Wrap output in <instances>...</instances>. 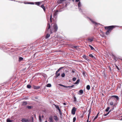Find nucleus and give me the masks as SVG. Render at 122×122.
<instances>
[{
    "label": "nucleus",
    "mask_w": 122,
    "mask_h": 122,
    "mask_svg": "<svg viewBox=\"0 0 122 122\" xmlns=\"http://www.w3.org/2000/svg\"><path fill=\"white\" fill-rule=\"evenodd\" d=\"M31 106H28L27 107L28 109H31Z\"/></svg>",
    "instance_id": "obj_42"
},
{
    "label": "nucleus",
    "mask_w": 122,
    "mask_h": 122,
    "mask_svg": "<svg viewBox=\"0 0 122 122\" xmlns=\"http://www.w3.org/2000/svg\"><path fill=\"white\" fill-rule=\"evenodd\" d=\"M60 61H63V60H61Z\"/></svg>",
    "instance_id": "obj_64"
},
{
    "label": "nucleus",
    "mask_w": 122,
    "mask_h": 122,
    "mask_svg": "<svg viewBox=\"0 0 122 122\" xmlns=\"http://www.w3.org/2000/svg\"><path fill=\"white\" fill-rule=\"evenodd\" d=\"M74 102L76 101V98L75 97H74Z\"/></svg>",
    "instance_id": "obj_43"
},
{
    "label": "nucleus",
    "mask_w": 122,
    "mask_h": 122,
    "mask_svg": "<svg viewBox=\"0 0 122 122\" xmlns=\"http://www.w3.org/2000/svg\"><path fill=\"white\" fill-rule=\"evenodd\" d=\"M59 85L61 86H62L64 87H66V88L72 87H74V85H72L71 86H65L64 85H62L61 84H59Z\"/></svg>",
    "instance_id": "obj_8"
},
{
    "label": "nucleus",
    "mask_w": 122,
    "mask_h": 122,
    "mask_svg": "<svg viewBox=\"0 0 122 122\" xmlns=\"http://www.w3.org/2000/svg\"><path fill=\"white\" fill-rule=\"evenodd\" d=\"M76 109L75 107H73L71 110L72 114L73 115H74L75 114V112L76 111Z\"/></svg>",
    "instance_id": "obj_6"
},
{
    "label": "nucleus",
    "mask_w": 122,
    "mask_h": 122,
    "mask_svg": "<svg viewBox=\"0 0 122 122\" xmlns=\"http://www.w3.org/2000/svg\"><path fill=\"white\" fill-rule=\"evenodd\" d=\"M53 118L55 120V121L56 122H57L58 121V118L57 117V116H53Z\"/></svg>",
    "instance_id": "obj_12"
},
{
    "label": "nucleus",
    "mask_w": 122,
    "mask_h": 122,
    "mask_svg": "<svg viewBox=\"0 0 122 122\" xmlns=\"http://www.w3.org/2000/svg\"><path fill=\"white\" fill-rule=\"evenodd\" d=\"M80 82V80L79 79L77 80L75 82L74 84H76L79 83Z\"/></svg>",
    "instance_id": "obj_28"
},
{
    "label": "nucleus",
    "mask_w": 122,
    "mask_h": 122,
    "mask_svg": "<svg viewBox=\"0 0 122 122\" xmlns=\"http://www.w3.org/2000/svg\"><path fill=\"white\" fill-rule=\"evenodd\" d=\"M36 4L39 6L40 5V2H35Z\"/></svg>",
    "instance_id": "obj_29"
},
{
    "label": "nucleus",
    "mask_w": 122,
    "mask_h": 122,
    "mask_svg": "<svg viewBox=\"0 0 122 122\" xmlns=\"http://www.w3.org/2000/svg\"><path fill=\"white\" fill-rule=\"evenodd\" d=\"M115 26H114V27H112V28H109V29H108L107 30V31L106 32V34L107 35H108L109 34V33H110V32H111V30H112L115 27Z\"/></svg>",
    "instance_id": "obj_2"
},
{
    "label": "nucleus",
    "mask_w": 122,
    "mask_h": 122,
    "mask_svg": "<svg viewBox=\"0 0 122 122\" xmlns=\"http://www.w3.org/2000/svg\"><path fill=\"white\" fill-rule=\"evenodd\" d=\"M58 12V10H56V11L54 13V16H56L58 14L57 12Z\"/></svg>",
    "instance_id": "obj_22"
},
{
    "label": "nucleus",
    "mask_w": 122,
    "mask_h": 122,
    "mask_svg": "<svg viewBox=\"0 0 122 122\" xmlns=\"http://www.w3.org/2000/svg\"><path fill=\"white\" fill-rule=\"evenodd\" d=\"M63 104H64V105H66V104L65 103H63Z\"/></svg>",
    "instance_id": "obj_55"
},
{
    "label": "nucleus",
    "mask_w": 122,
    "mask_h": 122,
    "mask_svg": "<svg viewBox=\"0 0 122 122\" xmlns=\"http://www.w3.org/2000/svg\"><path fill=\"white\" fill-rule=\"evenodd\" d=\"M60 69L59 68V69H58V70L56 71V73H58V72H59L60 71Z\"/></svg>",
    "instance_id": "obj_46"
},
{
    "label": "nucleus",
    "mask_w": 122,
    "mask_h": 122,
    "mask_svg": "<svg viewBox=\"0 0 122 122\" xmlns=\"http://www.w3.org/2000/svg\"><path fill=\"white\" fill-rule=\"evenodd\" d=\"M18 61H21L23 60L24 59L23 58L21 57H18Z\"/></svg>",
    "instance_id": "obj_15"
},
{
    "label": "nucleus",
    "mask_w": 122,
    "mask_h": 122,
    "mask_svg": "<svg viewBox=\"0 0 122 122\" xmlns=\"http://www.w3.org/2000/svg\"><path fill=\"white\" fill-rule=\"evenodd\" d=\"M80 0H76V2H78Z\"/></svg>",
    "instance_id": "obj_50"
},
{
    "label": "nucleus",
    "mask_w": 122,
    "mask_h": 122,
    "mask_svg": "<svg viewBox=\"0 0 122 122\" xmlns=\"http://www.w3.org/2000/svg\"><path fill=\"white\" fill-rule=\"evenodd\" d=\"M58 111H59L60 114L61 115V112L60 109V110H59Z\"/></svg>",
    "instance_id": "obj_47"
},
{
    "label": "nucleus",
    "mask_w": 122,
    "mask_h": 122,
    "mask_svg": "<svg viewBox=\"0 0 122 122\" xmlns=\"http://www.w3.org/2000/svg\"><path fill=\"white\" fill-rule=\"evenodd\" d=\"M86 89L88 90H89L90 89V86L89 85H87L86 87Z\"/></svg>",
    "instance_id": "obj_27"
},
{
    "label": "nucleus",
    "mask_w": 122,
    "mask_h": 122,
    "mask_svg": "<svg viewBox=\"0 0 122 122\" xmlns=\"http://www.w3.org/2000/svg\"><path fill=\"white\" fill-rule=\"evenodd\" d=\"M27 4H34V3L33 2H28L27 3Z\"/></svg>",
    "instance_id": "obj_40"
},
{
    "label": "nucleus",
    "mask_w": 122,
    "mask_h": 122,
    "mask_svg": "<svg viewBox=\"0 0 122 122\" xmlns=\"http://www.w3.org/2000/svg\"><path fill=\"white\" fill-rule=\"evenodd\" d=\"M27 104V102L25 101L23 102L22 103V105L23 106L26 105Z\"/></svg>",
    "instance_id": "obj_19"
},
{
    "label": "nucleus",
    "mask_w": 122,
    "mask_h": 122,
    "mask_svg": "<svg viewBox=\"0 0 122 122\" xmlns=\"http://www.w3.org/2000/svg\"><path fill=\"white\" fill-rule=\"evenodd\" d=\"M88 40L90 42H92L93 41V39L91 38H88Z\"/></svg>",
    "instance_id": "obj_23"
},
{
    "label": "nucleus",
    "mask_w": 122,
    "mask_h": 122,
    "mask_svg": "<svg viewBox=\"0 0 122 122\" xmlns=\"http://www.w3.org/2000/svg\"><path fill=\"white\" fill-rule=\"evenodd\" d=\"M74 61H77V60H74Z\"/></svg>",
    "instance_id": "obj_58"
},
{
    "label": "nucleus",
    "mask_w": 122,
    "mask_h": 122,
    "mask_svg": "<svg viewBox=\"0 0 122 122\" xmlns=\"http://www.w3.org/2000/svg\"><path fill=\"white\" fill-rule=\"evenodd\" d=\"M12 120H10L9 119H7V122H11L12 121Z\"/></svg>",
    "instance_id": "obj_35"
},
{
    "label": "nucleus",
    "mask_w": 122,
    "mask_h": 122,
    "mask_svg": "<svg viewBox=\"0 0 122 122\" xmlns=\"http://www.w3.org/2000/svg\"><path fill=\"white\" fill-rule=\"evenodd\" d=\"M73 47L75 48H76V47H77V46H74Z\"/></svg>",
    "instance_id": "obj_53"
},
{
    "label": "nucleus",
    "mask_w": 122,
    "mask_h": 122,
    "mask_svg": "<svg viewBox=\"0 0 122 122\" xmlns=\"http://www.w3.org/2000/svg\"><path fill=\"white\" fill-rule=\"evenodd\" d=\"M55 106L56 108L58 110L60 109L59 107L57 105H55Z\"/></svg>",
    "instance_id": "obj_31"
},
{
    "label": "nucleus",
    "mask_w": 122,
    "mask_h": 122,
    "mask_svg": "<svg viewBox=\"0 0 122 122\" xmlns=\"http://www.w3.org/2000/svg\"><path fill=\"white\" fill-rule=\"evenodd\" d=\"M65 76V74L64 73H63L61 75V76L62 77H64Z\"/></svg>",
    "instance_id": "obj_38"
},
{
    "label": "nucleus",
    "mask_w": 122,
    "mask_h": 122,
    "mask_svg": "<svg viewBox=\"0 0 122 122\" xmlns=\"http://www.w3.org/2000/svg\"><path fill=\"white\" fill-rule=\"evenodd\" d=\"M34 116H35V117H36V115H35V114H34Z\"/></svg>",
    "instance_id": "obj_60"
},
{
    "label": "nucleus",
    "mask_w": 122,
    "mask_h": 122,
    "mask_svg": "<svg viewBox=\"0 0 122 122\" xmlns=\"http://www.w3.org/2000/svg\"><path fill=\"white\" fill-rule=\"evenodd\" d=\"M41 7L43 9L44 11L45 12L46 9L44 5H42L41 6Z\"/></svg>",
    "instance_id": "obj_17"
},
{
    "label": "nucleus",
    "mask_w": 122,
    "mask_h": 122,
    "mask_svg": "<svg viewBox=\"0 0 122 122\" xmlns=\"http://www.w3.org/2000/svg\"><path fill=\"white\" fill-rule=\"evenodd\" d=\"M27 88H30L31 87V85H28L27 86Z\"/></svg>",
    "instance_id": "obj_30"
},
{
    "label": "nucleus",
    "mask_w": 122,
    "mask_h": 122,
    "mask_svg": "<svg viewBox=\"0 0 122 122\" xmlns=\"http://www.w3.org/2000/svg\"><path fill=\"white\" fill-rule=\"evenodd\" d=\"M114 109V107H113L112 109H111L109 111V112H110L111 111H112Z\"/></svg>",
    "instance_id": "obj_44"
},
{
    "label": "nucleus",
    "mask_w": 122,
    "mask_h": 122,
    "mask_svg": "<svg viewBox=\"0 0 122 122\" xmlns=\"http://www.w3.org/2000/svg\"><path fill=\"white\" fill-rule=\"evenodd\" d=\"M50 36V35L49 34L47 33V34L46 35V36L45 38L46 39H47Z\"/></svg>",
    "instance_id": "obj_21"
},
{
    "label": "nucleus",
    "mask_w": 122,
    "mask_h": 122,
    "mask_svg": "<svg viewBox=\"0 0 122 122\" xmlns=\"http://www.w3.org/2000/svg\"><path fill=\"white\" fill-rule=\"evenodd\" d=\"M50 122H53V117L52 116H50L49 119Z\"/></svg>",
    "instance_id": "obj_11"
},
{
    "label": "nucleus",
    "mask_w": 122,
    "mask_h": 122,
    "mask_svg": "<svg viewBox=\"0 0 122 122\" xmlns=\"http://www.w3.org/2000/svg\"><path fill=\"white\" fill-rule=\"evenodd\" d=\"M66 0H59L57 1V2L58 4H61L62 3L63 1H64Z\"/></svg>",
    "instance_id": "obj_13"
},
{
    "label": "nucleus",
    "mask_w": 122,
    "mask_h": 122,
    "mask_svg": "<svg viewBox=\"0 0 122 122\" xmlns=\"http://www.w3.org/2000/svg\"><path fill=\"white\" fill-rule=\"evenodd\" d=\"M114 25H112V26H105V29H108L109 28H112V27H114Z\"/></svg>",
    "instance_id": "obj_10"
},
{
    "label": "nucleus",
    "mask_w": 122,
    "mask_h": 122,
    "mask_svg": "<svg viewBox=\"0 0 122 122\" xmlns=\"http://www.w3.org/2000/svg\"><path fill=\"white\" fill-rule=\"evenodd\" d=\"M28 3V2H27V3H25V2H24V4H27V3Z\"/></svg>",
    "instance_id": "obj_57"
},
{
    "label": "nucleus",
    "mask_w": 122,
    "mask_h": 122,
    "mask_svg": "<svg viewBox=\"0 0 122 122\" xmlns=\"http://www.w3.org/2000/svg\"><path fill=\"white\" fill-rule=\"evenodd\" d=\"M56 76L57 77L59 76L60 75V74L59 73H56Z\"/></svg>",
    "instance_id": "obj_34"
},
{
    "label": "nucleus",
    "mask_w": 122,
    "mask_h": 122,
    "mask_svg": "<svg viewBox=\"0 0 122 122\" xmlns=\"http://www.w3.org/2000/svg\"><path fill=\"white\" fill-rule=\"evenodd\" d=\"M89 112V113L88 115V118H89L90 115L91 114V108H90L89 109V110L88 111Z\"/></svg>",
    "instance_id": "obj_18"
},
{
    "label": "nucleus",
    "mask_w": 122,
    "mask_h": 122,
    "mask_svg": "<svg viewBox=\"0 0 122 122\" xmlns=\"http://www.w3.org/2000/svg\"><path fill=\"white\" fill-rule=\"evenodd\" d=\"M82 5L80 1L79 2L78 4V8L79 10V11L81 12H82V10L81 9V6Z\"/></svg>",
    "instance_id": "obj_1"
},
{
    "label": "nucleus",
    "mask_w": 122,
    "mask_h": 122,
    "mask_svg": "<svg viewBox=\"0 0 122 122\" xmlns=\"http://www.w3.org/2000/svg\"><path fill=\"white\" fill-rule=\"evenodd\" d=\"M112 56L113 58L114 59L115 61H117V60H118V59H120V60L122 61V58H121L120 57L117 58L115 55L113 54L112 55Z\"/></svg>",
    "instance_id": "obj_3"
},
{
    "label": "nucleus",
    "mask_w": 122,
    "mask_h": 122,
    "mask_svg": "<svg viewBox=\"0 0 122 122\" xmlns=\"http://www.w3.org/2000/svg\"><path fill=\"white\" fill-rule=\"evenodd\" d=\"M76 78L75 77H73V81H75L76 80Z\"/></svg>",
    "instance_id": "obj_45"
},
{
    "label": "nucleus",
    "mask_w": 122,
    "mask_h": 122,
    "mask_svg": "<svg viewBox=\"0 0 122 122\" xmlns=\"http://www.w3.org/2000/svg\"><path fill=\"white\" fill-rule=\"evenodd\" d=\"M110 112L109 111L106 114H104V116H105L107 115Z\"/></svg>",
    "instance_id": "obj_37"
},
{
    "label": "nucleus",
    "mask_w": 122,
    "mask_h": 122,
    "mask_svg": "<svg viewBox=\"0 0 122 122\" xmlns=\"http://www.w3.org/2000/svg\"><path fill=\"white\" fill-rule=\"evenodd\" d=\"M32 121V122H34V117H31Z\"/></svg>",
    "instance_id": "obj_49"
},
{
    "label": "nucleus",
    "mask_w": 122,
    "mask_h": 122,
    "mask_svg": "<svg viewBox=\"0 0 122 122\" xmlns=\"http://www.w3.org/2000/svg\"><path fill=\"white\" fill-rule=\"evenodd\" d=\"M45 122H47V121L46 120Z\"/></svg>",
    "instance_id": "obj_62"
},
{
    "label": "nucleus",
    "mask_w": 122,
    "mask_h": 122,
    "mask_svg": "<svg viewBox=\"0 0 122 122\" xmlns=\"http://www.w3.org/2000/svg\"><path fill=\"white\" fill-rule=\"evenodd\" d=\"M72 72L73 73H74V71H73L72 70Z\"/></svg>",
    "instance_id": "obj_56"
},
{
    "label": "nucleus",
    "mask_w": 122,
    "mask_h": 122,
    "mask_svg": "<svg viewBox=\"0 0 122 122\" xmlns=\"http://www.w3.org/2000/svg\"><path fill=\"white\" fill-rule=\"evenodd\" d=\"M39 119L40 122H42L41 117L40 115H39Z\"/></svg>",
    "instance_id": "obj_25"
},
{
    "label": "nucleus",
    "mask_w": 122,
    "mask_h": 122,
    "mask_svg": "<svg viewBox=\"0 0 122 122\" xmlns=\"http://www.w3.org/2000/svg\"><path fill=\"white\" fill-rule=\"evenodd\" d=\"M89 118H88V119H87V122H89Z\"/></svg>",
    "instance_id": "obj_51"
},
{
    "label": "nucleus",
    "mask_w": 122,
    "mask_h": 122,
    "mask_svg": "<svg viewBox=\"0 0 122 122\" xmlns=\"http://www.w3.org/2000/svg\"><path fill=\"white\" fill-rule=\"evenodd\" d=\"M98 114H99V113H98L97 114V115H98Z\"/></svg>",
    "instance_id": "obj_61"
},
{
    "label": "nucleus",
    "mask_w": 122,
    "mask_h": 122,
    "mask_svg": "<svg viewBox=\"0 0 122 122\" xmlns=\"http://www.w3.org/2000/svg\"><path fill=\"white\" fill-rule=\"evenodd\" d=\"M76 118L75 117H74L73 119V122H75L76 120Z\"/></svg>",
    "instance_id": "obj_39"
},
{
    "label": "nucleus",
    "mask_w": 122,
    "mask_h": 122,
    "mask_svg": "<svg viewBox=\"0 0 122 122\" xmlns=\"http://www.w3.org/2000/svg\"><path fill=\"white\" fill-rule=\"evenodd\" d=\"M30 121V120L25 118H23L21 120L22 122H29Z\"/></svg>",
    "instance_id": "obj_7"
},
{
    "label": "nucleus",
    "mask_w": 122,
    "mask_h": 122,
    "mask_svg": "<svg viewBox=\"0 0 122 122\" xmlns=\"http://www.w3.org/2000/svg\"><path fill=\"white\" fill-rule=\"evenodd\" d=\"M53 27L55 32H56L58 29V26L57 24H54V25Z\"/></svg>",
    "instance_id": "obj_4"
},
{
    "label": "nucleus",
    "mask_w": 122,
    "mask_h": 122,
    "mask_svg": "<svg viewBox=\"0 0 122 122\" xmlns=\"http://www.w3.org/2000/svg\"><path fill=\"white\" fill-rule=\"evenodd\" d=\"M112 97H114L116 98V99L117 100H118L119 99V97H118L117 96H111Z\"/></svg>",
    "instance_id": "obj_14"
},
{
    "label": "nucleus",
    "mask_w": 122,
    "mask_h": 122,
    "mask_svg": "<svg viewBox=\"0 0 122 122\" xmlns=\"http://www.w3.org/2000/svg\"><path fill=\"white\" fill-rule=\"evenodd\" d=\"M79 92L80 93V95H81L83 94V91L82 90H81L79 91Z\"/></svg>",
    "instance_id": "obj_24"
},
{
    "label": "nucleus",
    "mask_w": 122,
    "mask_h": 122,
    "mask_svg": "<svg viewBox=\"0 0 122 122\" xmlns=\"http://www.w3.org/2000/svg\"><path fill=\"white\" fill-rule=\"evenodd\" d=\"M88 18L91 21L92 23L95 25V26H96L98 24H100L99 23H97L94 21L92 19L90 18Z\"/></svg>",
    "instance_id": "obj_5"
},
{
    "label": "nucleus",
    "mask_w": 122,
    "mask_h": 122,
    "mask_svg": "<svg viewBox=\"0 0 122 122\" xmlns=\"http://www.w3.org/2000/svg\"><path fill=\"white\" fill-rule=\"evenodd\" d=\"M110 108V107H108L106 109V112H108V111L109 110V109Z\"/></svg>",
    "instance_id": "obj_32"
},
{
    "label": "nucleus",
    "mask_w": 122,
    "mask_h": 122,
    "mask_svg": "<svg viewBox=\"0 0 122 122\" xmlns=\"http://www.w3.org/2000/svg\"><path fill=\"white\" fill-rule=\"evenodd\" d=\"M110 104L111 105H113V102L112 101L110 102Z\"/></svg>",
    "instance_id": "obj_41"
},
{
    "label": "nucleus",
    "mask_w": 122,
    "mask_h": 122,
    "mask_svg": "<svg viewBox=\"0 0 122 122\" xmlns=\"http://www.w3.org/2000/svg\"><path fill=\"white\" fill-rule=\"evenodd\" d=\"M84 74H85V73H84V72H83V75H84Z\"/></svg>",
    "instance_id": "obj_59"
},
{
    "label": "nucleus",
    "mask_w": 122,
    "mask_h": 122,
    "mask_svg": "<svg viewBox=\"0 0 122 122\" xmlns=\"http://www.w3.org/2000/svg\"><path fill=\"white\" fill-rule=\"evenodd\" d=\"M116 67L117 68V69L118 70H119V68H118V67L117 66H116Z\"/></svg>",
    "instance_id": "obj_52"
},
{
    "label": "nucleus",
    "mask_w": 122,
    "mask_h": 122,
    "mask_svg": "<svg viewBox=\"0 0 122 122\" xmlns=\"http://www.w3.org/2000/svg\"><path fill=\"white\" fill-rule=\"evenodd\" d=\"M47 29L48 30L50 28V26L49 23H48L47 25Z\"/></svg>",
    "instance_id": "obj_26"
},
{
    "label": "nucleus",
    "mask_w": 122,
    "mask_h": 122,
    "mask_svg": "<svg viewBox=\"0 0 122 122\" xmlns=\"http://www.w3.org/2000/svg\"><path fill=\"white\" fill-rule=\"evenodd\" d=\"M89 46L91 48V49L92 50H95V49L91 45H89Z\"/></svg>",
    "instance_id": "obj_20"
},
{
    "label": "nucleus",
    "mask_w": 122,
    "mask_h": 122,
    "mask_svg": "<svg viewBox=\"0 0 122 122\" xmlns=\"http://www.w3.org/2000/svg\"><path fill=\"white\" fill-rule=\"evenodd\" d=\"M42 117H43V115H42Z\"/></svg>",
    "instance_id": "obj_63"
},
{
    "label": "nucleus",
    "mask_w": 122,
    "mask_h": 122,
    "mask_svg": "<svg viewBox=\"0 0 122 122\" xmlns=\"http://www.w3.org/2000/svg\"><path fill=\"white\" fill-rule=\"evenodd\" d=\"M82 57L83 58L85 59V60L87 61H89V59H88V57L87 56H86L85 55H84L82 56Z\"/></svg>",
    "instance_id": "obj_9"
},
{
    "label": "nucleus",
    "mask_w": 122,
    "mask_h": 122,
    "mask_svg": "<svg viewBox=\"0 0 122 122\" xmlns=\"http://www.w3.org/2000/svg\"><path fill=\"white\" fill-rule=\"evenodd\" d=\"M98 117V115H97L94 119V120L96 119Z\"/></svg>",
    "instance_id": "obj_48"
},
{
    "label": "nucleus",
    "mask_w": 122,
    "mask_h": 122,
    "mask_svg": "<svg viewBox=\"0 0 122 122\" xmlns=\"http://www.w3.org/2000/svg\"><path fill=\"white\" fill-rule=\"evenodd\" d=\"M51 84H48L46 85V86L47 87H51Z\"/></svg>",
    "instance_id": "obj_33"
},
{
    "label": "nucleus",
    "mask_w": 122,
    "mask_h": 122,
    "mask_svg": "<svg viewBox=\"0 0 122 122\" xmlns=\"http://www.w3.org/2000/svg\"><path fill=\"white\" fill-rule=\"evenodd\" d=\"M89 56L90 57L92 58H93V59H96V58L95 57L93 56L92 54H90Z\"/></svg>",
    "instance_id": "obj_16"
},
{
    "label": "nucleus",
    "mask_w": 122,
    "mask_h": 122,
    "mask_svg": "<svg viewBox=\"0 0 122 122\" xmlns=\"http://www.w3.org/2000/svg\"><path fill=\"white\" fill-rule=\"evenodd\" d=\"M63 68V67H61L60 68H59V69H60V70H61V69H62Z\"/></svg>",
    "instance_id": "obj_54"
},
{
    "label": "nucleus",
    "mask_w": 122,
    "mask_h": 122,
    "mask_svg": "<svg viewBox=\"0 0 122 122\" xmlns=\"http://www.w3.org/2000/svg\"><path fill=\"white\" fill-rule=\"evenodd\" d=\"M50 20L51 22H52V15H51L50 16Z\"/></svg>",
    "instance_id": "obj_36"
}]
</instances>
